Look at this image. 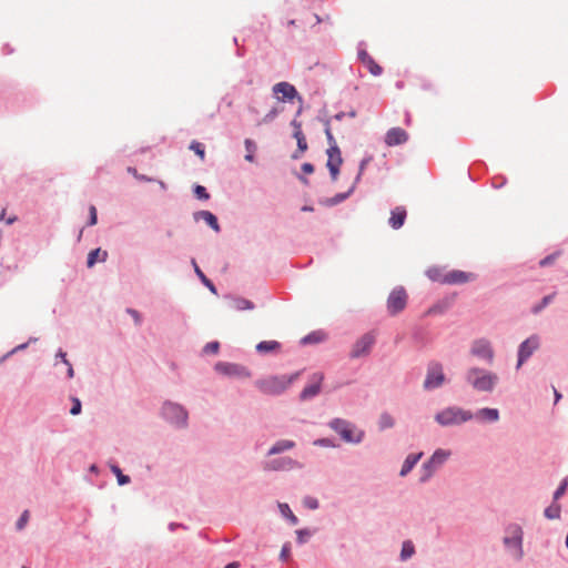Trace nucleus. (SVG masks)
Segmentation results:
<instances>
[{
	"label": "nucleus",
	"mask_w": 568,
	"mask_h": 568,
	"mask_svg": "<svg viewBox=\"0 0 568 568\" xmlns=\"http://www.w3.org/2000/svg\"><path fill=\"white\" fill-rule=\"evenodd\" d=\"M366 164H367V161H366V160H363V161L361 162V165H359V172H358V175H357V179H356V180H358V179L361 178V174H362V172L364 171V169H365V165H366Z\"/></svg>",
	"instance_id": "nucleus-54"
},
{
	"label": "nucleus",
	"mask_w": 568,
	"mask_h": 568,
	"mask_svg": "<svg viewBox=\"0 0 568 568\" xmlns=\"http://www.w3.org/2000/svg\"><path fill=\"white\" fill-rule=\"evenodd\" d=\"M473 415L459 407H447L435 415V420L442 426H453L467 422Z\"/></svg>",
	"instance_id": "nucleus-3"
},
{
	"label": "nucleus",
	"mask_w": 568,
	"mask_h": 568,
	"mask_svg": "<svg viewBox=\"0 0 568 568\" xmlns=\"http://www.w3.org/2000/svg\"><path fill=\"white\" fill-rule=\"evenodd\" d=\"M58 356H59L60 358H62V362H63L64 364H69V361L67 359V354H65L64 352L60 351V352L58 353Z\"/></svg>",
	"instance_id": "nucleus-55"
},
{
	"label": "nucleus",
	"mask_w": 568,
	"mask_h": 568,
	"mask_svg": "<svg viewBox=\"0 0 568 568\" xmlns=\"http://www.w3.org/2000/svg\"><path fill=\"white\" fill-rule=\"evenodd\" d=\"M303 504L306 508L308 509H317L318 508V500L314 497H311V496H306L304 499H303Z\"/></svg>",
	"instance_id": "nucleus-40"
},
{
	"label": "nucleus",
	"mask_w": 568,
	"mask_h": 568,
	"mask_svg": "<svg viewBox=\"0 0 568 568\" xmlns=\"http://www.w3.org/2000/svg\"><path fill=\"white\" fill-rule=\"evenodd\" d=\"M325 134H326L328 144H329V148L337 146V143H336V141L331 132V129L328 126L325 129Z\"/></svg>",
	"instance_id": "nucleus-48"
},
{
	"label": "nucleus",
	"mask_w": 568,
	"mask_h": 568,
	"mask_svg": "<svg viewBox=\"0 0 568 568\" xmlns=\"http://www.w3.org/2000/svg\"><path fill=\"white\" fill-rule=\"evenodd\" d=\"M445 381L443 367L438 363H433L428 366L427 375L424 381L425 389H434L439 387Z\"/></svg>",
	"instance_id": "nucleus-9"
},
{
	"label": "nucleus",
	"mask_w": 568,
	"mask_h": 568,
	"mask_svg": "<svg viewBox=\"0 0 568 568\" xmlns=\"http://www.w3.org/2000/svg\"><path fill=\"white\" fill-rule=\"evenodd\" d=\"M280 508L284 515L288 516L292 524H297V517L291 511L290 507L286 504L280 505Z\"/></svg>",
	"instance_id": "nucleus-42"
},
{
	"label": "nucleus",
	"mask_w": 568,
	"mask_h": 568,
	"mask_svg": "<svg viewBox=\"0 0 568 568\" xmlns=\"http://www.w3.org/2000/svg\"><path fill=\"white\" fill-rule=\"evenodd\" d=\"M438 468L435 467L434 465L430 464V462H426L423 466H422V475H420V481L422 483H425L433 475L434 473L437 470Z\"/></svg>",
	"instance_id": "nucleus-30"
},
{
	"label": "nucleus",
	"mask_w": 568,
	"mask_h": 568,
	"mask_svg": "<svg viewBox=\"0 0 568 568\" xmlns=\"http://www.w3.org/2000/svg\"><path fill=\"white\" fill-rule=\"evenodd\" d=\"M476 417L481 420L497 422L499 412L496 408H481L477 412Z\"/></svg>",
	"instance_id": "nucleus-26"
},
{
	"label": "nucleus",
	"mask_w": 568,
	"mask_h": 568,
	"mask_svg": "<svg viewBox=\"0 0 568 568\" xmlns=\"http://www.w3.org/2000/svg\"><path fill=\"white\" fill-rule=\"evenodd\" d=\"M281 556H282L283 558H286V556H287V550H286L285 548H283V550H282V552H281Z\"/></svg>",
	"instance_id": "nucleus-60"
},
{
	"label": "nucleus",
	"mask_w": 568,
	"mask_h": 568,
	"mask_svg": "<svg viewBox=\"0 0 568 568\" xmlns=\"http://www.w3.org/2000/svg\"><path fill=\"white\" fill-rule=\"evenodd\" d=\"M129 313L133 316L136 324L140 323V314L134 310H129Z\"/></svg>",
	"instance_id": "nucleus-53"
},
{
	"label": "nucleus",
	"mask_w": 568,
	"mask_h": 568,
	"mask_svg": "<svg viewBox=\"0 0 568 568\" xmlns=\"http://www.w3.org/2000/svg\"><path fill=\"white\" fill-rule=\"evenodd\" d=\"M343 163V159L341 155V151L338 146H333L327 149V168L331 173V178L333 181L337 180L339 168Z\"/></svg>",
	"instance_id": "nucleus-10"
},
{
	"label": "nucleus",
	"mask_w": 568,
	"mask_h": 568,
	"mask_svg": "<svg viewBox=\"0 0 568 568\" xmlns=\"http://www.w3.org/2000/svg\"><path fill=\"white\" fill-rule=\"evenodd\" d=\"M414 554V545L410 541H405L402 547L400 557L403 560L408 559Z\"/></svg>",
	"instance_id": "nucleus-36"
},
{
	"label": "nucleus",
	"mask_w": 568,
	"mask_h": 568,
	"mask_svg": "<svg viewBox=\"0 0 568 568\" xmlns=\"http://www.w3.org/2000/svg\"><path fill=\"white\" fill-rule=\"evenodd\" d=\"M292 125L294 128V138L297 142V151L292 155V158L296 160L307 150V142L302 131L301 123L294 120L292 121Z\"/></svg>",
	"instance_id": "nucleus-16"
},
{
	"label": "nucleus",
	"mask_w": 568,
	"mask_h": 568,
	"mask_svg": "<svg viewBox=\"0 0 568 568\" xmlns=\"http://www.w3.org/2000/svg\"><path fill=\"white\" fill-rule=\"evenodd\" d=\"M239 562H231V564H227L224 568H239Z\"/></svg>",
	"instance_id": "nucleus-57"
},
{
	"label": "nucleus",
	"mask_w": 568,
	"mask_h": 568,
	"mask_svg": "<svg viewBox=\"0 0 568 568\" xmlns=\"http://www.w3.org/2000/svg\"><path fill=\"white\" fill-rule=\"evenodd\" d=\"M354 187L355 186L353 185L346 193H338L335 196L326 200V204L327 205H336V204L343 202L344 200H346L349 196V194L353 192Z\"/></svg>",
	"instance_id": "nucleus-32"
},
{
	"label": "nucleus",
	"mask_w": 568,
	"mask_h": 568,
	"mask_svg": "<svg viewBox=\"0 0 568 568\" xmlns=\"http://www.w3.org/2000/svg\"><path fill=\"white\" fill-rule=\"evenodd\" d=\"M358 58L361 62L367 68L371 74L374 77L382 74V67L366 51H359Z\"/></svg>",
	"instance_id": "nucleus-20"
},
{
	"label": "nucleus",
	"mask_w": 568,
	"mask_h": 568,
	"mask_svg": "<svg viewBox=\"0 0 568 568\" xmlns=\"http://www.w3.org/2000/svg\"><path fill=\"white\" fill-rule=\"evenodd\" d=\"M72 402H73V405H72V407L70 409V413L72 415L80 414V412H81V402L78 398H73Z\"/></svg>",
	"instance_id": "nucleus-47"
},
{
	"label": "nucleus",
	"mask_w": 568,
	"mask_h": 568,
	"mask_svg": "<svg viewBox=\"0 0 568 568\" xmlns=\"http://www.w3.org/2000/svg\"><path fill=\"white\" fill-rule=\"evenodd\" d=\"M329 426L338 433L345 442L359 443L363 438V433L357 432L353 425L344 419L336 418L331 422Z\"/></svg>",
	"instance_id": "nucleus-4"
},
{
	"label": "nucleus",
	"mask_w": 568,
	"mask_h": 568,
	"mask_svg": "<svg viewBox=\"0 0 568 568\" xmlns=\"http://www.w3.org/2000/svg\"><path fill=\"white\" fill-rule=\"evenodd\" d=\"M320 341V337L313 333V334H310L307 336H305L303 339H302V343L303 344H308V343H316Z\"/></svg>",
	"instance_id": "nucleus-49"
},
{
	"label": "nucleus",
	"mask_w": 568,
	"mask_h": 568,
	"mask_svg": "<svg viewBox=\"0 0 568 568\" xmlns=\"http://www.w3.org/2000/svg\"><path fill=\"white\" fill-rule=\"evenodd\" d=\"M215 371L220 374L227 375V376H242L247 375L244 367L236 365V364H230L224 362H219L215 364Z\"/></svg>",
	"instance_id": "nucleus-17"
},
{
	"label": "nucleus",
	"mask_w": 568,
	"mask_h": 568,
	"mask_svg": "<svg viewBox=\"0 0 568 568\" xmlns=\"http://www.w3.org/2000/svg\"><path fill=\"white\" fill-rule=\"evenodd\" d=\"M162 414L165 419L175 425L184 426L186 424L187 413L179 404L165 403L162 409Z\"/></svg>",
	"instance_id": "nucleus-6"
},
{
	"label": "nucleus",
	"mask_w": 568,
	"mask_h": 568,
	"mask_svg": "<svg viewBox=\"0 0 568 568\" xmlns=\"http://www.w3.org/2000/svg\"><path fill=\"white\" fill-rule=\"evenodd\" d=\"M128 172L133 174L135 178L139 176V174H138V172H136V170L134 168H128Z\"/></svg>",
	"instance_id": "nucleus-58"
},
{
	"label": "nucleus",
	"mask_w": 568,
	"mask_h": 568,
	"mask_svg": "<svg viewBox=\"0 0 568 568\" xmlns=\"http://www.w3.org/2000/svg\"><path fill=\"white\" fill-rule=\"evenodd\" d=\"M568 487V479H564V481L560 484V486L557 488V490L554 494V499H559L566 491Z\"/></svg>",
	"instance_id": "nucleus-45"
},
{
	"label": "nucleus",
	"mask_w": 568,
	"mask_h": 568,
	"mask_svg": "<svg viewBox=\"0 0 568 568\" xmlns=\"http://www.w3.org/2000/svg\"><path fill=\"white\" fill-rule=\"evenodd\" d=\"M428 274H429V277H430L432 280H437V277H436V276H434V275H432V274H430V272H429Z\"/></svg>",
	"instance_id": "nucleus-64"
},
{
	"label": "nucleus",
	"mask_w": 568,
	"mask_h": 568,
	"mask_svg": "<svg viewBox=\"0 0 568 568\" xmlns=\"http://www.w3.org/2000/svg\"><path fill=\"white\" fill-rule=\"evenodd\" d=\"M540 346V338L538 335H531L525 339L518 348V363L519 368Z\"/></svg>",
	"instance_id": "nucleus-7"
},
{
	"label": "nucleus",
	"mask_w": 568,
	"mask_h": 568,
	"mask_svg": "<svg viewBox=\"0 0 568 568\" xmlns=\"http://www.w3.org/2000/svg\"><path fill=\"white\" fill-rule=\"evenodd\" d=\"M113 474L116 475L119 485H125L130 481V477L122 474L121 469L118 466L111 467Z\"/></svg>",
	"instance_id": "nucleus-37"
},
{
	"label": "nucleus",
	"mask_w": 568,
	"mask_h": 568,
	"mask_svg": "<svg viewBox=\"0 0 568 568\" xmlns=\"http://www.w3.org/2000/svg\"><path fill=\"white\" fill-rule=\"evenodd\" d=\"M136 179L142 180V181H151L150 179H148L143 175H139Z\"/></svg>",
	"instance_id": "nucleus-61"
},
{
	"label": "nucleus",
	"mask_w": 568,
	"mask_h": 568,
	"mask_svg": "<svg viewBox=\"0 0 568 568\" xmlns=\"http://www.w3.org/2000/svg\"><path fill=\"white\" fill-rule=\"evenodd\" d=\"M476 275L474 273H468L459 270H454L446 273L440 281L445 284H463L470 281H474Z\"/></svg>",
	"instance_id": "nucleus-13"
},
{
	"label": "nucleus",
	"mask_w": 568,
	"mask_h": 568,
	"mask_svg": "<svg viewBox=\"0 0 568 568\" xmlns=\"http://www.w3.org/2000/svg\"><path fill=\"white\" fill-rule=\"evenodd\" d=\"M277 115V111L275 109H273L272 111H270L265 118L263 119L264 122H268V121H272L275 116Z\"/></svg>",
	"instance_id": "nucleus-52"
},
{
	"label": "nucleus",
	"mask_w": 568,
	"mask_h": 568,
	"mask_svg": "<svg viewBox=\"0 0 568 568\" xmlns=\"http://www.w3.org/2000/svg\"><path fill=\"white\" fill-rule=\"evenodd\" d=\"M220 349V343L219 342H210L204 346V353H211L216 354Z\"/></svg>",
	"instance_id": "nucleus-44"
},
{
	"label": "nucleus",
	"mask_w": 568,
	"mask_h": 568,
	"mask_svg": "<svg viewBox=\"0 0 568 568\" xmlns=\"http://www.w3.org/2000/svg\"><path fill=\"white\" fill-rule=\"evenodd\" d=\"M323 379H324L323 374H321V373L313 374V376L311 377L310 384L307 386H305L304 389L300 394L301 400H306V399L315 397L321 390V385H322Z\"/></svg>",
	"instance_id": "nucleus-11"
},
{
	"label": "nucleus",
	"mask_w": 568,
	"mask_h": 568,
	"mask_svg": "<svg viewBox=\"0 0 568 568\" xmlns=\"http://www.w3.org/2000/svg\"><path fill=\"white\" fill-rule=\"evenodd\" d=\"M295 467H300V464L290 457L274 459L265 466L270 470H287Z\"/></svg>",
	"instance_id": "nucleus-18"
},
{
	"label": "nucleus",
	"mask_w": 568,
	"mask_h": 568,
	"mask_svg": "<svg viewBox=\"0 0 568 568\" xmlns=\"http://www.w3.org/2000/svg\"><path fill=\"white\" fill-rule=\"evenodd\" d=\"M194 194L197 199L200 200H209L210 199V194L207 193L206 189L202 185H196L194 187Z\"/></svg>",
	"instance_id": "nucleus-39"
},
{
	"label": "nucleus",
	"mask_w": 568,
	"mask_h": 568,
	"mask_svg": "<svg viewBox=\"0 0 568 568\" xmlns=\"http://www.w3.org/2000/svg\"><path fill=\"white\" fill-rule=\"evenodd\" d=\"M195 217L204 220L206 224L210 225L215 232L220 231L217 219L210 211H200L199 213L195 214Z\"/></svg>",
	"instance_id": "nucleus-24"
},
{
	"label": "nucleus",
	"mask_w": 568,
	"mask_h": 568,
	"mask_svg": "<svg viewBox=\"0 0 568 568\" xmlns=\"http://www.w3.org/2000/svg\"><path fill=\"white\" fill-rule=\"evenodd\" d=\"M302 171L305 173V174H312L314 172V166L313 164L311 163H304L302 165Z\"/></svg>",
	"instance_id": "nucleus-51"
},
{
	"label": "nucleus",
	"mask_w": 568,
	"mask_h": 568,
	"mask_svg": "<svg viewBox=\"0 0 568 568\" xmlns=\"http://www.w3.org/2000/svg\"><path fill=\"white\" fill-rule=\"evenodd\" d=\"M375 343V337L373 334L368 333L362 336L353 346V349L351 352V356L354 358L361 357L363 355H366L373 344Z\"/></svg>",
	"instance_id": "nucleus-12"
},
{
	"label": "nucleus",
	"mask_w": 568,
	"mask_h": 568,
	"mask_svg": "<svg viewBox=\"0 0 568 568\" xmlns=\"http://www.w3.org/2000/svg\"><path fill=\"white\" fill-rule=\"evenodd\" d=\"M281 348V344L276 341H263L256 345V351L258 353H271L277 352Z\"/></svg>",
	"instance_id": "nucleus-27"
},
{
	"label": "nucleus",
	"mask_w": 568,
	"mask_h": 568,
	"mask_svg": "<svg viewBox=\"0 0 568 568\" xmlns=\"http://www.w3.org/2000/svg\"><path fill=\"white\" fill-rule=\"evenodd\" d=\"M244 145H245V149H246V155H245V160L248 161V162H253L254 161V153L256 151V144L254 141H252L251 139H246L244 141Z\"/></svg>",
	"instance_id": "nucleus-31"
},
{
	"label": "nucleus",
	"mask_w": 568,
	"mask_h": 568,
	"mask_svg": "<svg viewBox=\"0 0 568 568\" xmlns=\"http://www.w3.org/2000/svg\"><path fill=\"white\" fill-rule=\"evenodd\" d=\"M295 447V443L290 439H282L276 442L268 450V455H276L282 452L292 449Z\"/></svg>",
	"instance_id": "nucleus-23"
},
{
	"label": "nucleus",
	"mask_w": 568,
	"mask_h": 568,
	"mask_svg": "<svg viewBox=\"0 0 568 568\" xmlns=\"http://www.w3.org/2000/svg\"><path fill=\"white\" fill-rule=\"evenodd\" d=\"M555 396H556V400H558L561 397V395L557 390H555Z\"/></svg>",
	"instance_id": "nucleus-63"
},
{
	"label": "nucleus",
	"mask_w": 568,
	"mask_h": 568,
	"mask_svg": "<svg viewBox=\"0 0 568 568\" xmlns=\"http://www.w3.org/2000/svg\"><path fill=\"white\" fill-rule=\"evenodd\" d=\"M14 221H16V217H9V219H8V221H7V223H8V224H12Z\"/></svg>",
	"instance_id": "nucleus-62"
},
{
	"label": "nucleus",
	"mask_w": 568,
	"mask_h": 568,
	"mask_svg": "<svg viewBox=\"0 0 568 568\" xmlns=\"http://www.w3.org/2000/svg\"><path fill=\"white\" fill-rule=\"evenodd\" d=\"M504 544L507 547L516 548V558L520 559L523 557V530L518 525H510L507 528V535L504 538Z\"/></svg>",
	"instance_id": "nucleus-8"
},
{
	"label": "nucleus",
	"mask_w": 568,
	"mask_h": 568,
	"mask_svg": "<svg viewBox=\"0 0 568 568\" xmlns=\"http://www.w3.org/2000/svg\"><path fill=\"white\" fill-rule=\"evenodd\" d=\"M190 149L192 151H194L201 158V160H204L205 150H204V145L202 143L193 141L190 145Z\"/></svg>",
	"instance_id": "nucleus-38"
},
{
	"label": "nucleus",
	"mask_w": 568,
	"mask_h": 568,
	"mask_svg": "<svg viewBox=\"0 0 568 568\" xmlns=\"http://www.w3.org/2000/svg\"><path fill=\"white\" fill-rule=\"evenodd\" d=\"M470 352L474 356L485 358L488 362H491L494 358V351L491 348V345L486 339L475 341L471 345Z\"/></svg>",
	"instance_id": "nucleus-14"
},
{
	"label": "nucleus",
	"mask_w": 568,
	"mask_h": 568,
	"mask_svg": "<svg viewBox=\"0 0 568 568\" xmlns=\"http://www.w3.org/2000/svg\"><path fill=\"white\" fill-rule=\"evenodd\" d=\"M556 258V254L549 255L540 261V266H547L551 264Z\"/></svg>",
	"instance_id": "nucleus-50"
},
{
	"label": "nucleus",
	"mask_w": 568,
	"mask_h": 568,
	"mask_svg": "<svg viewBox=\"0 0 568 568\" xmlns=\"http://www.w3.org/2000/svg\"><path fill=\"white\" fill-rule=\"evenodd\" d=\"M298 374L290 376H271L256 382V387L266 395H278L284 392L296 378Z\"/></svg>",
	"instance_id": "nucleus-1"
},
{
	"label": "nucleus",
	"mask_w": 568,
	"mask_h": 568,
	"mask_svg": "<svg viewBox=\"0 0 568 568\" xmlns=\"http://www.w3.org/2000/svg\"><path fill=\"white\" fill-rule=\"evenodd\" d=\"M394 425V419L390 415L388 414H383L381 416V427L382 428H387V427H392Z\"/></svg>",
	"instance_id": "nucleus-43"
},
{
	"label": "nucleus",
	"mask_w": 568,
	"mask_h": 568,
	"mask_svg": "<svg viewBox=\"0 0 568 568\" xmlns=\"http://www.w3.org/2000/svg\"><path fill=\"white\" fill-rule=\"evenodd\" d=\"M231 307L235 311H245L254 308V304L246 298L236 297L232 300Z\"/></svg>",
	"instance_id": "nucleus-29"
},
{
	"label": "nucleus",
	"mask_w": 568,
	"mask_h": 568,
	"mask_svg": "<svg viewBox=\"0 0 568 568\" xmlns=\"http://www.w3.org/2000/svg\"><path fill=\"white\" fill-rule=\"evenodd\" d=\"M89 213H90L89 225H95L98 222V216H97V209L94 205H91L89 207Z\"/></svg>",
	"instance_id": "nucleus-46"
},
{
	"label": "nucleus",
	"mask_w": 568,
	"mask_h": 568,
	"mask_svg": "<svg viewBox=\"0 0 568 568\" xmlns=\"http://www.w3.org/2000/svg\"><path fill=\"white\" fill-rule=\"evenodd\" d=\"M466 379L475 389L490 392L495 387L498 376L480 368H470L467 372Z\"/></svg>",
	"instance_id": "nucleus-2"
},
{
	"label": "nucleus",
	"mask_w": 568,
	"mask_h": 568,
	"mask_svg": "<svg viewBox=\"0 0 568 568\" xmlns=\"http://www.w3.org/2000/svg\"><path fill=\"white\" fill-rule=\"evenodd\" d=\"M407 304V293L403 287L393 290L387 298V311L390 315L400 313Z\"/></svg>",
	"instance_id": "nucleus-5"
},
{
	"label": "nucleus",
	"mask_w": 568,
	"mask_h": 568,
	"mask_svg": "<svg viewBox=\"0 0 568 568\" xmlns=\"http://www.w3.org/2000/svg\"><path fill=\"white\" fill-rule=\"evenodd\" d=\"M406 216H407L406 209L404 206H396L390 212V217L388 220V224L390 225L392 229L398 230L404 225Z\"/></svg>",
	"instance_id": "nucleus-19"
},
{
	"label": "nucleus",
	"mask_w": 568,
	"mask_h": 568,
	"mask_svg": "<svg viewBox=\"0 0 568 568\" xmlns=\"http://www.w3.org/2000/svg\"><path fill=\"white\" fill-rule=\"evenodd\" d=\"M29 521V510H24L17 521V529L22 530Z\"/></svg>",
	"instance_id": "nucleus-41"
},
{
	"label": "nucleus",
	"mask_w": 568,
	"mask_h": 568,
	"mask_svg": "<svg viewBox=\"0 0 568 568\" xmlns=\"http://www.w3.org/2000/svg\"><path fill=\"white\" fill-rule=\"evenodd\" d=\"M297 535H298V541L304 542V538H302V535H304V531L300 530V531H297Z\"/></svg>",
	"instance_id": "nucleus-59"
},
{
	"label": "nucleus",
	"mask_w": 568,
	"mask_h": 568,
	"mask_svg": "<svg viewBox=\"0 0 568 568\" xmlns=\"http://www.w3.org/2000/svg\"><path fill=\"white\" fill-rule=\"evenodd\" d=\"M555 298V293L552 294H549V295H546L540 303H538L537 305H535L531 311L534 314H538L539 312H541L549 303L552 302V300Z\"/></svg>",
	"instance_id": "nucleus-33"
},
{
	"label": "nucleus",
	"mask_w": 568,
	"mask_h": 568,
	"mask_svg": "<svg viewBox=\"0 0 568 568\" xmlns=\"http://www.w3.org/2000/svg\"><path fill=\"white\" fill-rule=\"evenodd\" d=\"M449 452H445L443 449H437L433 456L430 457L429 462L435 467L439 468L449 457Z\"/></svg>",
	"instance_id": "nucleus-28"
},
{
	"label": "nucleus",
	"mask_w": 568,
	"mask_h": 568,
	"mask_svg": "<svg viewBox=\"0 0 568 568\" xmlns=\"http://www.w3.org/2000/svg\"><path fill=\"white\" fill-rule=\"evenodd\" d=\"M273 92L278 98L282 95V99L293 100L297 95L296 89L290 84L288 82H280L273 87Z\"/></svg>",
	"instance_id": "nucleus-21"
},
{
	"label": "nucleus",
	"mask_w": 568,
	"mask_h": 568,
	"mask_svg": "<svg viewBox=\"0 0 568 568\" xmlns=\"http://www.w3.org/2000/svg\"><path fill=\"white\" fill-rule=\"evenodd\" d=\"M545 516L549 519H557L560 517V506L554 504L545 509Z\"/></svg>",
	"instance_id": "nucleus-35"
},
{
	"label": "nucleus",
	"mask_w": 568,
	"mask_h": 568,
	"mask_svg": "<svg viewBox=\"0 0 568 568\" xmlns=\"http://www.w3.org/2000/svg\"><path fill=\"white\" fill-rule=\"evenodd\" d=\"M108 257V252L102 251L101 248L92 250L88 255L87 265L88 267H92L98 261L104 262Z\"/></svg>",
	"instance_id": "nucleus-25"
},
{
	"label": "nucleus",
	"mask_w": 568,
	"mask_h": 568,
	"mask_svg": "<svg viewBox=\"0 0 568 568\" xmlns=\"http://www.w3.org/2000/svg\"><path fill=\"white\" fill-rule=\"evenodd\" d=\"M68 366V377L69 378H72L73 375H74V371L72 368V365L69 363V364H65Z\"/></svg>",
	"instance_id": "nucleus-56"
},
{
	"label": "nucleus",
	"mask_w": 568,
	"mask_h": 568,
	"mask_svg": "<svg viewBox=\"0 0 568 568\" xmlns=\"http://www.w3.org/2000/svg\"><path fill=\"white\" fill-rule=\"evenodd\" d=\"M422 455H423V453L408 455L402 466L399 475L402 477L406 476L414 468V466L418 463Z\"/></svg>",
	"instance_id": "nucleus-22"
},
{
	"label": "nucleus",
	"mask_w": 568,
	"mask_h": 568,
	"mask_svg": "<svg viewBox=\"0 0 568 568\" xmlns=\"http://www.w3.org/2000/svg\"><path fill=\"white\" fill-rule=\"evenodd\" d=\"M193 265L195 268L196 275L201 278L202 283L210 288L211 292H215V286L213 283L204 275V273L201 271V268L197 266V264L193 261Z\"/></svg>",
	"instance_id": "nucleus-34"
},
{
	"label": "nucleus",
	"mask_w": 568,
	"mask_h": 568,
	"mask_svg": "<svg viewBox=\"0 0 568 568\" xmlns=\"http://www.w3.org/2000/svg\"><path fill=\"white\" fill-rule=\"evenodd\" d=\"M408 141V133L402 128H392L385 134V143L388 146L404 144Z\"/></svg>",
	"instance_id": "nucleus-15"
}]
</instances>
